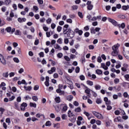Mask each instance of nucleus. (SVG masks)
Returning <instances> with one entry per match:
<instances>
[{
    "label": "nucleus",
    "instance_id": "f257e3e1",
    "mask_svg": "<svg viewBox=\"0 0 129 129\" xmlns=\"http://www.w3.org/2000/svg\"><path fill=\"white\" fill-rule=\"evenodd\" d=\"M69 28V25L66 24L63 26V34L64 35V38L70 37L72 39L75 36V32Z\"/></svg>",
    "mask_w": 129,
    "mask_h": 129
},
{
    "label": "nucleus",
    "instance_id": "f03ea898",
    "mask_svg": "<svg viewBox=\"0 0 129 129\" xmlns=\"http://www.w3.org/2000/svg\"><path fill=\"white\" fill-rule=\"evenodd\" d=\"M93 114H94L96 116V117H97V118H98L99 119H103V116L100 113H98L96 111H93Z\"/></svg>",
    "mask_w": 129,
    "mask_h": 129
},
{
    "label": "nucleus",
    "instance_id": "7ed1b4c3",
    "mask_svg": "<svg viewBox=\"0 0 129 129\" xmlns=\"http://www.w3.org/2000/svg\"><path fill=\"white\" fill-rule=\"evenodd\" d=\"M0 62L3 64V65L6 66L7 65V60H6V58H5V57H4V55L3 54L0 53Z\"/></svg>",
    "mask_w": 129,
    "mask_h": 129
},
{
    "label": "nucleus",
    "instance_id": "20e7f679",
    "mask_svg": "<svg viewBox=\"0 0 129 129\" xmlns=\"http://www.w3.org/2000/svg\"><path fill=\"white\" fill-rule=\"evenodd\" d=\"M28 106V104L26 102H23L21 104L20 106V110L21 111H25L26 110V107Z\"/></svg>",
    "mask_w": 129,
    "mask_h": 129
},
{
    "label": "nucleus",
    "instance_id": "39448f33",
    "mask_svg": "<svg viewBox=\"0 0 129 129\" xmlns=\"http://www.w3.org/2000/svg\"><path fill=\"white\" fill-rule=\"evenodd\" d=\"M108 21L110 23H111V24H112L113 26H115V27L117 26V22H116V21H115L114 19H112L110 18H108Z\"/></svg>",
    "mask_w": 129,
    "mask_h": 129
},
{
    "label": "nucleus",
    "instance_id": "423d86ee",
    "mask_svg": "<svg viewBox=\"0 0 129 129\" xmlns=\"http://www.w3.org/2000/svg\"><path fill=\"white\" fill-rule=\"evenodd\" d=\"M74 32L76 34H79V36H82V34H83V31L82 30H79V28H76Z\"/></svg>",
    "mask_w": 129,
    "mask_h": 129
},
{
    "label": "nucleus",
    "instance_id": "0eeeda50",
    "mask_svg": "<svg viewBox=\"0 0 129 129\" xmlns=\"http://www.w3.org/2000/svg\"><path fill=\"white\" fill-rule=\"evenodd\" d=\"M84 87H85L86 88H87L85 90V93H86L87 95V96H89V97H90V96H91V94H90V90H89V89H88V88L87 87H86V86L84 85Z\"/></svg>",
    "mask_w": 129,
    "mask_h": 129
},
{
    "label": "nucleus",
    "instance_id": "6e6552de",
    "mask_svg": "<svg viewBox=\"0 0 129 129\" xmlns=\"http://www.w3.org/2000/svg\"><path fill=\"white\" fill-rule=\"evenodd\" d=\"M114 89H115L116 92H118L121 90V87L119 85L116 86V87H113Z\"/></svg>",
    "mask_w": 129,
    "mask_h": 129
},
{
    "label": "nucleus",
    "instance_id": "1a4fd4ad",
    "mask_svg": "<svg viewBox=\"0 0 129 129\" xmlns=\"http://www.w3.org/2000/svg\"><path fill=\"white\" fill-rule=\"evenodd\" d=\"M60 106L62 107V111H67V109H68V107L67 104H61Z\"/></svg>",
    "mask_w": 129,
    "mask_h": 129
},
{
    "label": "nucleus",
    "instance_id": "9d476101",
    "mask_svg": "<svg viewBox=\"0 0 129 129\" xmlns=\"http://www.w3.org/2000/svg\"><path fill=\"white\" fill-rule=\"evenodd\" d=\"M68 81H70V82H71V84H68V87H69V88H70V89H73V88H74V87L73 86V83L71 81H70V80H68Z\"/></svg>",
    "mask_w": 129,
    "mask_h": 129
},
{
    "label": "nucleus",
    "instance_id": "9b49d317",
    "mask_svg": "<svg viewBox=\"0 0 129 129\" xmlns=\"http://www.w3.org/2000/svg\"><path fill=\"white\" fill-rule=\"evenodd\" d=\"M14 106L15 107V109H17V110L20 111V107H19V103L15 102L14 103Z\"/></svg>",
    "mask_w": 129,
    "mask_h": 129
},
{
    "label": "nucleus",
    "instance_id": "f8f14e48",
    "mask_svg": "<svg viewBox=\"0 0 129 129\" xmlns=\"http://www.w3.org/2000/svg\"><path fill=\"white\" fill-rule=\"evenodd\" d=\"M68 116L69 117H71L72 116H75V115H74V114H73V112H71V110H69L68 112Z\"/></svg>",
    "mask_w": 129,
    "mask_h": 129
},
{
    "label": "nucleus",
    "instance_id": "ddd939ff",
    "mask_svg": "<svg viewBox=\"0 0 129 129\" xmlns=\"http://www.w3.org/2000/svg\"><path fill=\"white\" fill-rule=\"evenodd\" d=\"M54 100L56 103H60L61 102V98H60V97H55Z\"/></svg>",
    "mask_w": 129,
    "mask_h": 129
},
{
    "label": "nucleus",
    "instance_id": "4468645a",
    "mask_svg": "<svg viewBox=\"0 0 129 129\" xmlns=\"http://www.w3.org/2000/svg\"><path fill=\"white\" fill-rule=\"evenodd\" d=\"M117 54H118L117 50H113V51H112L111 52V55L113 57H115L116 56H117Z\"/></svg>",
    "mask_w": 129,
    "mask_h": 129
},
{
    "label": "nucleus",
    "instance_id": "2eb2a0df",
    "mask_svg": "<svg viewBox=\"0 0 129 129\" xmlns=\"http://www.w3.org/2000/svg\"><path fill=\"white\" fill-rule=\"evenodd\" d=\"M24 88L25 90H26L27 91H31V90H32V86H31L27 87L26 86H24Z\"/></svg>",
    "mask_w": 129,
    "mask_h": 129
},
{
    "label": "nucleus",
    "instance_id": "dca6fc26",
    "mask_svg": "<svg viewBox=\"0 0 129 129\" xmlns=\"http://www.w3.org/2000/svg\"><path fill=\"white\" fill-rule=\"evenodd\" d=\"M114 121H115V122H117V121L118 122L121 121V117H117L116 118H115L114 119Z\"/></svg>",
    "mask_w": 129,
    "mask_h": 129
},
{
    "label": "nucleus",
    "instance_id": "f3484780",
    "mask_svg": "<svg viewBox=\"0 0 129 129\" xmlns=\"http://www.w3.org/2000/svg\"><path fill=\"white\" fill-rule=\"evenodd\" d=\"M41 116H43V118H45V115H44L43 114H41L40 113H38L36 115V117H38V118H40Z\"/></svg>",
    "mask_w": 129,
    "mask_h": 129
},
{
    "label": "nucleus",
    "instance_id": "a211bd4d",
    "mask_svg": "<svg viewBox=\"0 0 129 129\" xmlns=\"http://www.w3.org/2000/svg\"><path fill=\"white\" fill-rule=\"evenodd\" d=\"M101 66L102 68H103L104 69V70H107V69H108V67L105 66V63H101Z\"/></svg>",
    "mask_w": 129,
    "mask_h": 129
},
{
    "label": "nucleus",
    "instance_id": "6ab92c4d",
    "mask_svg": "<svg viewBox=\"0 0 129 129\" xmlns=\"http://www.w3.org/2000/svg\"><path fill=\"white\" fill-rule=\"evenodd\" d=\"M84 114H85L87 116L88 119H91V117H89L90 116V114L88 112L84 111Z\"/></svg>",
    "mask_w": 129,
    "mask_h": 129
},
{
    "label": "nucleus",
    "instance_id": "aec40b11",
    "mask_svg": "<svg viewBox=\"0 0 129 129\" xmlns=\"http://www.w3.org/2000/svg\"><path fill=\"white\" fill-rule=\"evenodd\" d=\"M96 74H98V75H101V74H102V71L101 70L97 69L96 70Z\"/></svg>",
    "mask_w": 129,
    "mask_h": 129
},
{
    "label": "nucleus",
    "instance_id": "412c9836",
    "mask_svg": "<svg viewBox=\"0 0 129 129\" xmlns=\"http://www.w3.org/2000/svg\"><path fill=\"white\" fill-rule=\"evenodd\" d=\"M129 9V6L128 5L127 6H123L122 7V10H123V11H127V10H128Z\"/></svg>",
    "mask_w": 129,
    "mask_h": 129
},
{
    "label": "nucleus",
    "instance_id": "4be33fe9",
    "mask_svg": "<svg viewBox=\"0 0 129 129\" xmlns=\"http://www.w3.org/2000/svg\"><path fill=\"white\" fill-rule=\"evenodd\" d=\"M72 11H76L78 10V6L77 5H73L72 6Z\"/></svg>",
    "mask_w": 129,
    "mask_h": 129
},
{
    "label": "nucleus",
    "instance_id": "5701e85b",
    "mask_svg": "<svg viewBox=\"0 0 129 129\" xmlns=\"http://www.w3.org/2000/svg\"><path fill=\"white\" fill-rule=\"evenodd\" d=\"M67 100H69V101H71L72 99H73V96L72 95H69L67 97Z\"/></svg>",
    "mask_w": 129,
    "mask_h": 129
},
{
    "label": "nucleus",
    "instance_id": "b1692460",
    "mask_svg": "<svg viewBox=\"0 0 129 129\" xmlns=\"http://www.w3.org/2000/svg\"><path fill=\"white\" fill-rule=\"evenodd\" d=\"M30 106L31 107H34L35 108H36V107H37V104L35 103H34L30 102Z\"/></svg>",
    "mask_w": 129,
    "mask_h": 129
},
{
    "label": "nucleus",
    "instance_id": "393cba45",
    "mask_svg": "<svg viewBox=\"0 0 129 129\" xmlns=\"http://www.w3.org/2000/svg\"><path fill=\"white\" fill-rule=\"evenodd\" d=\"M97 104H100L102 102V101L101 100V99L100 98H97L96 101Z\"/></svg>",
    "mask_w": 129,
    "mask_h": 129
},
{
    "label": "nucleus",
    "instance_id": "a878e982",
    "mask_svg": "<svg viewBox=\"0 0 129 129\" xmlns=\"http://www.w3.org/2000/svg\"><path fill=\"white\" fill-rule=\"evenodd\" d=\"M87 84H88V85H90V86H92V85H93V82L88 80L87 81Z\"/></svg>",
    "mask_w": 129,
    "mask_h": 129
},
{
    "label": "nucleus",
    "instance_id": "bb28decb",
    "mask_svg": "<svg viewBox=\"0 0 129 129\" xmlns=\"http://www.w3.org/2000/svg\"><path fill=\"white\" fill-rule=\"evenodd\" d=\"M33 11H35V13H37V11H39V8L37 6H33Z\"/></svg>",
    "mask_w": 129,
    "mask_h": 129
},
{
    "label": "nucleus",
    "instance_id": "cd10ccee",
    "mask_svg": "<svg viewBox=\"0 0 129 129\" xmlns=\"http://www.w3.org/2000/svg\"><path fill=\"white\" fill-rule=\"evenodd\" d=\"M3 76L5 78H8V77H9V73L8 72L4 73L3 74Z\"/></svg>",
    "mask_w": 129,
    "mask_h": 129
},
{
    "label": "nucleus",
    "instance_id": "c85d7f7f",
    "mask_svg": "<svg viewBox=\"0 0 129 129\" xmlns=\"http://www.w3.org/2000/svg\"><path fill=\"white\" fill-rule=\"evenodd\" d=\"M5 30L6 31H7L8 33H11L12 31V27H7Z\"/></svg>",
    "mask_w": 129,
    "mask_h": 129
},
{
    "label": "nucleus",
    "instance_id": "c756f323",
    "mask_svg": "<svg viewBox=\"0 0 129 129\" xmlns=\"http://www.w3.org/2000/svg\"><path fill=\"white\" fill-rule=\"evenodd\" d=\"M87 10H88V11H91V10H92L93 9V5H88L87 7Z\"/></svg>",
    "mask_w": 129,
    "mask_h": 129
},
{
    "label": "nucleus",
    "instance_id": "7c9ffc66",
    "mask_svg": "<svg viewBox=\"0 0 129 129\" xmlns=\"http://www.w3.org/2000/svg\"><path fill=\"white\" fill-rule=\"evenodd\" d=\"M95 88L96 90H100V89L101 88V86L99 85H96L95 86Z\"/></svg>",
    "mask_w": 129,
    "mask_h": 129
},
{
    "label": "nucleus",
    "instance_id": "2f4dec72",
    "mask_svg": "<svg viewBox=\"0 0 129 129\" xmlns=\"http://www.w3.org/2000/svg\"><path fill=\"white\" fill-rule=\"evenodd\" d=\"M90 31H91V34H95V29H94V27H91L90 28Z\"/></svg>",
    "mask_w": 129,
    "mask_h": 129
},
{
    "label": "nucleus",
    "instance_id": "473e14b6",
    "mask_svg": "<svg viewBox=\"0 0 129 129\" xmlns=\"http://www.w3.org/2000/svg\"><path fill=\"white\" fill-rule=\"evenodd\" d=\"M75 112H80L81 111V108L80 107H78L75 109Z\"/></svg>",
    "mask_w": 129,
    "mask_h": 129
},
{
    "label": "nucleus",
    "instance_id": "72a5a7b5",
    "mask_svg": "<svg viewBox=\"0 0 129 129\" xmlns=\"http://www.w3.org/2000/svg\"><path fill=\"white\" fill-rule=\"evenodd\" d=\"M57 72L59 75H63V72H62V70H61V69H57Z\"/></svg>",
    "mask_w": 129,
    "mask_h": 129
},
{
    "label": "nucleus",
    "instance_id": "f704fd0d",
    "mask_svg": "<svg viewBox=\"0 0 129 129\" xmlns=\"http://www.w3.org/2000/svg\"><path fill=\"white\" fill-rule=\"evenodd\" d=\"M53 127H55L56 128H60V124L58 123L54 124L53 125Z\"/></svg>",
    "mask_w": 129,
    "mask_h": 129
},
{
    "label": "nucleus",
    "instance_id": "c9c22d12",
    "mask_svg": "<svg viewBox=\"0 0 129 129\" xmlns=\"http://www.w3.org/2000/svg\"><path fill=\"white\" fill-rule=\"evenodd\" d=\"M114 84H117L118 83H119V79L118 78H115L114 80Z\"/></svg>",
    "mask_w": 129,
    "mask_h": 129
},
{
    "label": "nucleus",
    "instance_id": "e433bc0d",
    "mask_svg": "<svg viewBox=\"0 0 129 129\" xmlns=\"http://www.w3.org/2000/svg\"><path fill=\"white\" fill-rule=\"evenodd\" d=\"M13 60L14 61V62H15V63H20V60H19V58H18V57H14L13 58Z\"/></svg>",
    "mask_w": 129,
    "mask_h": 129
},
{
    "label": "nucleus",
    "instance_id": "4c0bfd02",
    "mask_svg": "<svg viewBox=\"0 0 129 129\" xmlns=\"http://www.w3.org/2000/svg\"><path fill=\"white\" fill-rule=\"evenodd\" d=\"M54 47L55 49H58L60 50H62V48H61V47L57 44L54 45Z\"/></svg>",
    "mask_w": 129,
    "mask_h": 129
},
{
    "label": "nucleus",
    "instance_id": "58836bf2",
    "mask_svg": "<svg viewBox=\"0 0 129 129\" xmlns=\"http://www.w3.org/2000/svg\"><path fill=\"white\" fill-rule=\"evenodd\" d=\"M11 2V0H5V4L6 5V6H9V5H10Z\"/></svg>",
    "mask_w": 129,
    "mask_h": 129
},
{
    "label": "nucleus",
    "instance_id": "ea45409f",
    "mask_svg": "<svg viewBox=\"0 0 129 129\" xmlns=\"http://www.w3.org/2000/svg\"><path fill=\"white\" fill-rule=\"evenodd\" d=\"M112 49L113 50V51H117V45H113L112 47Z\"/></svg>",
    "mask_w": 129,
    "mask_h": 129
},
{
    "label": "nucleus",
    "instance_id": "a19ab883",
    "mask_svg": "<svg viewBox=\"0 0 129 129\" xmlns=\"http://www.w3.org/2000/svg\"><path fill=\"white\" fill-rule=\"evenodd\" d=\"M78 15L79 17H80V18H81V19H82L83 18V14H82V12H79L78 13Z\"/></svg>",
    "mask_w": 129,
    "mask_h": 129
},
{
    "label": "nucleus",
    "instance_id": "79ce46f5",
    "mask_svg": "<svg viewBox=\"0 0 129 129\" xmlns=\"http://www.w3.org/2000/svg\"><path fill=\"white\" fill-rule=\"evenodd\" d=\"M114 113L115 115H119V114H120V111L118 110H116L114 111Z\"/></svg>",
    "mask_w": 129,
    "mask_h": 129
},
{
    "label": "nucleus",
    "instance_id": "37998d69",
    "mask_svg": "<svg viewBox=\"0 0 129 129\" xmlns=\"http://www.w3.org/2000/svg\"><path fill=\"white\" fill-rule=\"evenodd\" d=\"M90 33L88 32H85L84 33V36L86 38H88V36H90Z\"/></svg>",
    "mask_w": 129,
    "mask_h": 129
},
{
    "label": "nucleus",
    "instance_id": "c03bdc74",
    "mask_svg": "<svg viewBox=\"0 0 129 129\" xmlns=\"http://www.w3.org/2000/svg\"><path fill=\"white\" fill-rule=\"evenodd\" d=\"M32 99L34 101H38V97L36 96H32Z\"/></svg>",
    "mask_w": 129,
    "mask_h": 129
},
{
    "label": "nucleus",
    "instance_id": "a18cd8bd",
    "mask_svg": "<svg viewBox=\"0 0 129 129\" xmlns=\"http://www.w3.org/2000/svg\"><path fill=\"white\" fill-rule=\"evenodd\" d=\"M80 72V68L77 67L76 68V73H79Z\"/></svg>",
    "mask_w": 129,
    "mask_h": 129
},
{
    "label": "nucleus",
    "instance_id": "49530a36",
    "mask_svg": "<svg viewBox=\"0 0 129 129\" xmlns=\"http://www.w3.org/2000/svg\"><path fill=\"white\" fill-rule=\"evenodd\" d=\"M97 62H98V63H101L102 59H101V57L100 56H98L97 59Z\"/></svg>",
    "mask_w": 129,
    "mask_h": 129
},
{
    "label": "nucleus",
    "instance_id": "de8ad7c7",
    "mask_svg": "<svg viewBox=\"0 0 129 129\" xmlns=\"http://www.w3.org/2000/svg\"><path fill=\"white\" fill-rule=\"evenodd\" d=\"M46 126H50L51 125V122L50 121H46L45 123Z\"/></svg>",
    "mask_w": 129,
    "mask_h": 129
},
{
    "label": "nucleus",
    "instance_id": "09e8293b",
    "mask_svg": "<svg viewBox=\"0 0 129 129\" xmlns=\"http://www.w3.org/2000/svg\"><path fill=\"white\" fill-rule=\"evenodd\" d=\"M54 107L56 111H57V112H58V111H60V107H59V106L57 105L55 106Z\"/></svg>",
    "mask_w": 129,
    "mask_h": 129
},
{
    "label": "nucleus",
    "instance_id": "8fccbe9b",
    "mask_svg": "<svg viewBox=\"0 0 129 129\" xmlns=\"http://www.w3.org/2000/svg\"><path fill=\"white\" fill-rule=\"evenodd\" d=\"M80 79L82 81L85 80V77L83 75H81L80 76Z\"/></svg>",
    "mask_w": 129,
    "mask_h": 129
},
{
    "label": "nucleus",
    "instance_id": "3c124183",
    "mask_svg": "<svg viewBox=\"0 0 129 129\" xmlns=\"http://www.w3.org/2000/svg\"><path fill=\"white\" fill-rule=\"evenodd\" d=\"M5 110H6V109H5L4 108L0 107V111L2 113V114H4V112H5Z\"/></svg>",
    "mask_w": 129,
    "mask_h": 129
},
{
    "label": "nucleus",
    "instance_id": "603ef678",
    "mask_svg": "<svg viewBox=\"0 0 129 129\" xmlns=\"http://www.w3.org/2000/svg\"><path fill=\"white\" fill-rule=\"evenodd\" d=\"M62 30V27L60 26H57V32H61V30Z\"/></svg>",
    "mask_w": 129,
    "mask_h": 129
},
{
    "label": "nucleus",
    "instance_id": "864d4df0",
    "mask_svg": "<svg viewBox=\"0 0 129 129\" xmlns=\"http://www.w3.org/2000/svg\"><path fill=\"white\" fill-rule=\"evenodd\" d=\"M58 58H62L63 57V53L59 52L57 54Z\"/></svg>",
    "mask_w": 129,
    "mask_h": 129
},
{
    "label": "nucleus",
    "instance_id": "5fc2aeb1",
    "mask_svg": "<svg viewBox=\"0 0 129 129\" xmlns=\"http://www.w3.org/2000/svg\"><path fill=\"white\" fill-rule=\"evenodd\" d=\"M20 34H21V31H20V30H16L15 33V34L17 36H19V35H21Z\"/></svg>",
    "mask_w": 129,
    "mask_h": 129
},
{
    "label": "nucleus",
    "instance_id": "6e6d98bb",
    "mask_svg": "<svg viewBox=\"0 0 129 129\" xmlns=\"http://www.w3.org/2000/svg\"><path fill=\"white\" fill-rule=\"evenodd\" d=\"M64 58L65 59V60H66V61H69L71 60L70 58H69V56H64Z\"/></svg>",
    "mask_w": 129,
    "mask_h": 129
},
{
    "label": "nucleus",
    "instance_id": "4d7b16f0",
    "mask_svg": "<svg viewBox=\"0 0 129 129\" xmlns=\"http://www.w3.org/2000/svg\"><path fill=\"white\" fill-rule=\"evenodd\" d=\"M120 27H121V29H124V28H125V24L124 23H122L120 25V26H119V28H120Z\"/></svg>",
    "mask_w": 129,
    "mask_h": 129
},
{
    "label": "nucleus",
    "instance_id": "13d9d810",
    "mask_svg": "<svg viewBox=\"0 0 129 129\" xmlns=\"http://www.w3.org/2000/svg\"><path fill=\"white\" fill-rule=\"evenodd\" d=\"M96 120H95V119H92L90 121V123L91 124H94V123L96 122Z\"/></svg>",
    "mask_w": 129,
    "mask_h": 129
},
{
    "label": "nucleus",
    "instance_id": "bf43d9fd",
    "mask_svg": "<svg viewBox=\"0 0 129 129\" xmlns=\"http://www.w3.org/2000/svg\"><path fill=\"white\" fill-rule=\"evenodd\" d=\"M38 89H39V85H35L34 87V90H35V91H37Z\"/></svg>",
    "mask_w": 129,
    "mask_h": 129
},
{
    "label": "nucleus",
    "instance_id": "052dcab7",
    "mask_svg": "<svg viewBox=\"0 0 129 129\" xmlns=\"http://www.w3.org/2000/svg\"><path fill=\"white\" fill-rule=\"evenodd\" d=\"M6 122H7V123H11V118H6Z\"/></svg>",
    "mask_w": 129,
    "mask_h": 129
},
{
    "label": "nucleus",
    "instance_id": "680f3d73",
    "mask_svg": "<svg viewBox=\"0 0 129 129\" xmlns=\"http://www.w3.org/2000/svg\"><path fill=\"white\" fill-rule=\"evenodd\" d=\"M112 109V107L110 105H107V110H111Z\"/></svg>",
    "mask_w": 129,
    "mask_h": 129
},
{
    "label": "nucleus",
    "instance_id": "e2e57ef3",
    "mask_svg": "<svg viewBox=\"0 0 129 129\" xmlns=\"http://www.w3.org/2000/svg\"><path fill=\"white\" fill-rule=\"evenodd\" d=\"M64 44H68V43H69V39H68V38H64Z\"/></svg>",
    "mask_w": 129,
    "mask_h": 129
},
{
    "label": "nucleus",
    "instance_id": "0e129e2a",
    "mask_svg": "<svg viewBox=\"0 0 129 129\" xmlns=\"http://www.w3.org/2000/svg\"><path fill=\"white\" fill-rule=\"evenodd\" d=\"M51 22H52V19L50 18H48L47 20H46L47 24H51Z\"/></svg>",
    "mask_w": 129,
    "mask_h": 129
},
{
    "label": "nucleus",
    "instance_id": "69168bd1",
    "mask_svg": "<svg viewBox=\"0 0 129 129\" xmlns=\"http://www.w3.org/2000/svg\"><path fill=\"white\" fill-rule=\"evenodd\" d=\"M125 80H128L129 79V75L128 74H126L124 76Z\"/></svg>",
    "mask_w": 129,
    "mask_h": 129
},
{
    "label": "nucleus",
    "instance_id": "338daca9",
    "mask_svg": "<svg viewBox=\"0 0 129 129\" xmlns=\"http://www.w3.org/2000/svg\"><path fill=\"white\" fill-rule=\"evenodd\" d=\"M57 43H58V44H62V38H59L57 41Z\"/></svg>",
    "mask_w": 129,
    "mask_h": 129
},
{
    "label": "nucleus",
    "instance_id": "774afa93",
    "mask_svg": "<svg viewBox=\"0 0 129 129\" xmlns=\"http://www.w3.org/2000/svg\"><path fill=\"white\" fill-rule=\"evenodd\" d=\"M39 55L40 57H44V52H40L39 53Z\"/></svg>",
    "mask_w": 129,
    "mask_h": 129
}]
</instances>
